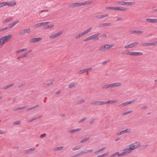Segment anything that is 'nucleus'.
Wrapping results in <instances>:
<instances>
[{"instance_id":"f257e3e1","label":"nucleus","mask_w":157,"mask_h":157,"mask_svg":"<svg viewBox=\"0 0 157 157\" xmlns=\"http://www.w3.org/2000/svg\"><path fill=\"white\" fill-rule=\"evenodd\" d=\"M91 2L90 1H85L83 2L77 3H73L70 5H69L68 7L69 8H74V7H77L81 6H84L87 5L91 3Z\"/></svg>"},{"instance_id":"f03ea898","label":"nucleus","mask_w":157,"mask_h":157,"mask_svg":"<svg viewBox=\"0 0 157 157\" xmlns=\"http://www.w3.org/2000/svg\"><path fill=\"white\" fill-rule=\"evenodd\" d=\"M114 46V44H105L101 46L99 50L101 51H104L109 49Z\"/></svg>"},{"instance_id":"7ed1b4c3","label":"nucleus","mask_w":157,"mask_h":157,"mask_svg":"<svg viewBox=\"0 0 157 157\" xmlns=\"http://www.w3.org/2000/svg\"><path fill=\"white\" fill-rule=\"evenodd\" d=\"M92 29V28H90L88 29L87 30H86L83 32H82L81 33H79L78 35L75 36V38L76 39H78L81 37H82L83 36L89 32L91 31Z\"/></svg>"},{"instance_id":"20e7f679","label":"nucleus","mask_w":157,"mask_h":157,"mask_svg":"<svg viewBox=\"0 0 157 157\" xmlns=\"http://www.w3.org/2000/svg\"><path fill=\"white\" fill-rule=\"evenodd\" d=\"M123 152L121 153L122 156H124L128 155V154L130 153L132 151L130 150V148H126L123 150Z\"/></svg>"},{"instance_id":"39448f33","label":"nucleus","mask_w":157,"mask_h":157,"mask_svg":"<svg viewBox=\"0 0 157 157\" xmlns=\"http://www.w3.org/2000/svg\"><path fill=\"white\" fill-rule=\"evenodd\" d=\"M16 4L15 3L14 4H13L11 2H3L0 3V7H2L4 6L7 5L8 6H14Z\"/></svg>"},{"instance_id":"423d86ee","label":"nucleus","mask_w":157,"mask_h":157,"mask_svg":"<svg viewBox=\"0 0 157 157\" xmlns=\"http://www.w3.org/2000/svg\"><path fill=\"white\" fill-rule=\"evenodd\" d=\"M12 34H9L5 36L2 37L4 40V41L6 43L9 41L12 37Z\"/></svg>"},{"instance_id":"0eeeda50","label":"nucleus","mask_w":157,"mask_h":157,"mask_svg":"<svg viewBox=\"0 0 157 157\" xmlns=\"http://www.w3.org/2000/svg\"><path fill=\"white\" fill-rule=\"evenodd\" d=\"M90 104L93 105H98L105 104V101H95L91 102Z\"/></svg>"},{"instance_id":"6e6552de","label":"nucleus","mask_w":157,"mask_h":157,"mask_svg":"<svg viewBox=\"0 0 157 157\" xmlns=\"http://www.w3.org/2000/svg\"><path fill=\"white\" fill-rule=\"evenodd\" d=\"M136 100H132L131 101H127L125 102L121 103V104L119 105H118V106L120 107H124L125 106H126L128 104L134 103V101Z\"/></svg>"},{"instance_id":"1a4fd4ad","label":"nucleus","mask_w":157,"mask_h":157,"mask_svg":"<svg viewBox=\"0 0 157 157\" xmlns=\"http://www.w3.org/2000/svg\"><path fill=\"white\" fill-rule=\"evenodd\" d=\"M114 10L120 11H126L128 10V9L127 8H125L121 6H114Z\"/></svg>"},{"instance_id":"9d476101","label":"nucleus","mask_w":157,"mask_h":157,"mask_svg":"<svg viewBox=\"0 0 157 157\" xmlns=\"http://www.w3.org/2000/svg\"><path fill=\"white\" fill-rule=\"evenodd\" d=\"M137 44V42H134L125 46L124 48H133Z\"/></svg>"},{"instance_id":"9b49d317","label":"nucleus","mask_w":157,"mask_h":157,"mask_svg":"<svg viewBox=\"0 0 157 157\" xmlns=\"http://www.w3.org/2000/svg\"><path fill=\"white\" fill-rule=\"evenodd\" d=\"M129 147L130 148V150L132 152L133 150L137 147V143H136L134 144H132L129 145Z\"/></svg>"},{"instance_id":"f8f14e48","label":"nucleus","mask_w":157,"mask_h":157,"mask_svg":"<svg viewBox=\"0 0 157 157\" xmlns=\"http://www.w3.org/2000/svg\"><path fill=\"white\" fill-rule=\"evenodd\" d=\"M41 37H38L32 38L30 40V43H35L37 42L40 41L42 40Z\"/></svg>"},{"instance_id":"ddd939ff","label":"nucleus","mask_w":157,"mask_h":157,"mask_svg":"<svg viewBox=\"0 0 157 157\" xmlns=\"http://www.w3.org/2000/svg\"><path fill=\"white\" fill-rule=\"evenodd\" d=\"M101 35V33H98L97 34H95L93 35L90 36L91 39H95V40H99V37L98 36Z\"/></svg>"},{"instance_id":"4468645a","label":"nucleus","mask_w":157,"mask_h":157,"mask_svg":"<svg viewBox=\"0 0 157 157\" xmlns=\"http://www.w3.org/2000/svg\"><path fill=\"white\" fill-rule=\"evenodd\" d=\"M146 21L149 23H157V19L147 18Z\"/></svg>"},{"instance_id":"2eb2a0df","label":"nucleus","mask_w":157,"mask_h":157,"mask_svg":"<svg viewBox=\"0 0 157 157\" xmlns=\"http://www.w3.org/2000/svg\"><path fill=\"white\" fill-rule=\"evenodd\" d=\"M111 87H112L119 86L122 85V83L121 82H115L111 83Z\"/></svg>"},{"instance_id":"dca6fc26","label":"nucleus","mask_w":157,"mask_h":157,"mask_svg":"<svg viewBox=\"0 0 157 157\" xmlns=\"http://www.w3.org/2000/svg\"><path fill=\"white\" fill-rule=\"evenodd\" d=\"M118 101L116 100H109L105 102V104H112L117 102Z\"/></svg>"},{"instance_id":"f3484780","label":"nucleus","mask_w":157,"mask_h":157,"mask_svg":"<svg viewBox=\"0 0 157 157\" xmlns=\"http://www.w3.org/2000/svg\"><path fill=\"white\" fill-rule=\"evenodd\" d=\"M19 22V21L18 20H17L11 24H10L8 26V28L10 29L12 28L14 25L18 23Z\"/></svg>"},{"instance_id":"a211bd4d","label":"nucleus","mask_w":157,"mask_h":157,"mask_svg":"<svg viewBox=\"0 0 157 157\" xmlns=\"http://www.w3.org/2000/svg\"><path fill=\"white\" fill-rule=\"evenodd\" d=\"M117 155L118 157L122 156L121 153H120L118 152H117L110 155L109 157H114Z\"/></svg>"},{"instance_id":"6ab92c4d","label":"nucleus","mask_w":157,"mask_h":157,"mask_svg":"<svg viewBox=\"0 0 157 157\" xmlns=\"http://www.w3.org/2000/svg\"><path fill=\"white\" fill-rule=\"evenodd\" d=\"M81 130V129L80 128H77L76 129H71L68 131V132L70 133H74L76 132H78L80 131Z\"/></svg>"},{"instance_id":"aec40b11","label":"nucleus","mask_w":157,"mask_h":157,"mask_svg":"<svg viewBox=\"0 0 157 157\" xmlns=\"http://www.w3.org/2000/svg\"><path fill=\"white\" fill-rule=\"evenodd\" d=\"M108 14H106L103 15H101L99 16H97L95 17V18L97 19H100L102 18H104L105 17H108Z\"/></svg>"},{"instance_id":"412c9836","label":"nucleus","mask_w":157,"mask_h":157,"mask_svg":"<svg viewBox=\"0 0 157 157\" xmlns=\"http://www.w3.org/2000/svg\"><path fill=\"white\" fill-rule=\"evenodd\" d=\"M36 148H32L31 149H28L26 150H25L24 151V153L25 154H27L28 153L30 152L33 151L35 150Z\"/></svg>"},{"instance_id":"4be33fe9","label":"nucleus","mask_w":157,"mask_h":157,"mask_svg":"<svg viewBox=\"0 0 157 157\" xmlns=\"http://www.w3.org/2000/svg\"><path fill=\"white\" fill-rule=\"evenodd\" d=\"M5 43L2 37L0 38V48H1L3 45Z\"/></svg>"},{"instance_id":"5701e85b","label":"nucleus","mask_w":157,"mask_h":157,"mask_svg":"<svg viewBox=\"0 0 157 157\" xmlns=\"http://www.w3.org/2000/svg\"><path fill=\"white\" fill-rule=\"evenodd\" d=\"M5 43L2 37L0 38V48H1L3 45Z\"/></svg>"},{"instance_id":"b1692460","label":"nucleus","mask_w":157,"mask_h":157,"mask_svg":"<svg viewBox=\"0 0 157 157\" xmlns=\"http://www.w3.org/2000/svg\"><path fill=\"white\" fill-rule=\"evenodd\" d=\"M12 19H13V18H12V17H10L9 18L5 19L3 21H2V23H6L8 22L11 21L12 20Z\"/></svg>"},{"instance_id":"393cba45","label":"nucleus","mask_w":157,"mask_h":157,"mask_svg":"<svg viewBox=\"0 0 157 157\" xmlns=\"http://www.w3.org/2000/svg\"><path fill=\"white\" fill-rule=\"evenodd\" d=\"M77 83L76 82H72L68 85V87L69 88H72L75 86L77 85Z\"/></svg>"},{"instance_id":"a878e982","label":"nucleus","mask_w":157,"mask_h":157,"mask_svg":"<svg viewBox=\"0 0 157 157\" xmlns=\"http://www.w3.org/2000/svg\"><path fill=\"white\" fill-rule=\"evenodd\" d=\"M109 88H111V84L105 85L102 86L103 89H107Z\"/></svg>"},{"instance_id":"bb28decb","label":"nucleus","mask_w":157,"mask_h":157,"mask_svg":"<svg viewBox=\"0 0 157 157\" xmlns=\"http://www.w3.org/2000/svg\"><path fill=\"white\" fill-rule=\"evenodd\" d=\"M63 33V31H59V32H58L57 33H56L54 34L55 35L56 37H56H57L61 36L62 34Z\"/></svg>"},{"instance_id":"cd10ccee","label":"nucleus","mask_w":157,"mask_h":157,"mask_svg":"<svg viewBox=\"0 0 157 157\" xmlns=\"http://www.w3.org/2000/svg\"><path fill=\"white\" fill-rule=\"evenodd\" d=\"M90 139V138L89 137H86L84 138V139L82 140L80 142L81 143H83L87 141V140Z\"/></svg>"},{"instance_id":"c85d7f7f","label":"nucleus","mask_w":157,"mask_h":157,"mask_svg":"<svg viewBox=\"0 0 157 157\" xmlns=\"http://www.w3.org/2000/svg\"><path fill=\"white\" fill-rule=\"evenodd\" d=\"M111 25L110 23H103L101 24V25H99V27H101L102 26L104 27L105 26H107L109 25Z\"/></svg>"},{"instance_id":"c756f323","label":"nucleus","mask_w":157,"mask_h":157,"mask_svg":"<svg viewBox=\"0 0 157 157\" xmlns=\"http://www.w3.org/2000/svg\"><path fill=\"white\" fill-rule=\"evenodd\" d=\"M63 146L57 147L54 148V151H58L59 150H60L63 149Z\"/></svg>"},{"instance_id":"7c9ffc66","label":"nucleus","mask_w":157,"mask_h":157,"mask_svg":"<svg viewBox=\"0 0 157 157\" xmlns=\"http://www.w3.org/2000/svg\"><path fill=\"white\" fill-rule=\"evenodd\" d=\"M27 49L26 48H23L22 49H20L19 50H18L16 52V54H18L19 53H20L21 52H23L26 51Z\"/></svg>"},{"instance_id":"2f4dec72","label":"nucleus","mask_w":157,"mask_h":157,"mask_svg":"<svg viewBox=\"0 0 157 157\" xmlns=\"http://www.w3.org/2000/svg\"><path fill=\"white\" fill-rule=\"evenodd\" d=\"M54 26V25H46L44 27V29H48L52 28Z\"/></svg>"},{"instance_id":"473e14b6","label":"nucleus","mask_w":157,"mask_h":157,"mask_svg":"<svg viewBox=\"0 0 157 157\" xmlns=\"http://www.w3.org/2000/svg\"><path fill=\"white\" fill-rule=\"evenodd\" d=\"M42 25H43V24H42V23H39L35 24L34 25V27L35 28H38V27H39L40 26H42Z\"/></svg>"},{"instance_id":"72a5a7b5","label":"nucleus","mask_w":157,"mask_h":157,"mask_svg":"<svg viewBox=\"0 0 157 157\" xmlns=\"http://www.w3.org/2000/svg\"><path fill=\"white\" fill-rule=\"evenodd\" d=\"M82 147H81V146H77L75 147H73L72 148V150L73 151H74L78 150H79V149H81Z\"/></svg>"},{"instance_id":"f704fd0d","label":"nucleus","mask_w":157,"mask_h":157,"mask_svg":"<svg viewBox=\"0 0 157 157\" xmlns=\"http://www.w3.org/2000/svg\"><path fill=\"white\" fill-rule=\"evenodd\" d=\"M14 84H12L9 85H7V86H6L4 87L3 88V89H4V90H6L10 87L12 86H14Z\"/></svg>"},{"instance_id":"c9c22d12","label":"nucleus","mask_w":157,"mask_h":157,"mask_svg":"<svg viewBox=\"0 0 157 157\" xmlns=\"http://www.w3.org/2000/svg\"><path fill=\"white\" fill-rule=\"evenodd\" d=\"M25 33V29H23L20 31L18 32V34L19 35H23Z\"/></svg>"},{"instance_id":"e433bc0d","label":"nucleus","mask_w":157,"mask_h":157,"mask_svg":"<svg viewBox=\"0 0 157 157\" xmlns=\"http://www.w3.org/2000/svg\"><path fill=\"white\" fill-rule=\"evenodd\" d=\"M117 3V4L120 5H124L125 4V2L124 1H118Z\"/></svg>"},{"instance_id":"4c0bfd02","label":"nucleus","mask_w":157,"mask_h":157,"mask_svg":"<svg viewBox=\"0 0 157 157\" xmlns=\"http://www.w3.org/2000/svg\"><path fill=\"white\" fill-rule=\"evenodd\" d=\"M132 112V111H131V110L129 111H127V112H125V113H122V116L128 114L129 113H131Z\"/></svg>"},{"instance_id":"58836bf2","label":"nucleus","mask_w":157,"mask_h":157,"mask_svg":"<svg viewBox=\"0 0 157 157\" xmlns=\"http://www.w3.org/2000/svg\"><path fill=\"white\" fill-rule=\"evenodd\" d=\"M148 145H142V146L140 147L139 148V149L140 150H141L142 149L146 147H147Z\"/></svg>"},{"instance_id":"ea45409f","label":"nucleus","mask_w":157,"mask_h":157,"mask_svg":"<svg viewBox=\"0 0 157 157\" xmlns=\"http://www.w3.org/2000/svg\"><path fill=\"white\" fill-rule=\"evenodd\" d=\"M150 43H144L141 44L142 46H150Z\"/></svg>"},{"instance_id":"a19ab883","label":"nucleus","mask_w":157,"mask_h":157,"mask_svg":"<svg viewBox=\"0 0 157 157\" xmlns=\"http://www.w3.org/2000/svg\"><path fill=\"white\" fill-rule=\"evenodd\" d=\"M130 55L131 56H137V52H130Z\"/></svg>"},{"instance_id":"79ce46f5","label":"nucleus","mask_w":157,"mask_h":157,"mask_svg":"<svg viewBox=\"0 0 157 157\" xmlns=\"http://www.w3.org/2000/svg\"><path fill=\"white\" fill-rule=\"evenodd\" d=\"M92 40L91 39V37L90 36L85 39L83 41L85 42H86V41L90 40Z\"/></svg>"},{"instance_id":"37998d69","label":"nucleus","mask_w":157,"mask_h":157,"mask_svg":"<svg viewBox=\"0 0 157 157\" xmlns=\"http://www.w3.org/2000/svg\"><path fill=\"white\" fill-rule=\"evenodd\" d=\"M85 72V71L84 69L81 70L78 72V73L79 74H81Z\"/></svg>"},{"instance_id":"c03bdc74","label":"nucleus","mask_w":157,"mask_h":157,"mask_svg":"<svg viewBox=\"0 0 157 157\" xmlns=\"http://www.w3.org/2000/svg\"><path fill=\"white\" fill-rule=\"evenodd\" d=\"M21 122V121H15L13 123V125H18L20 124Z\"/></svg>"},{"instance_id":"a18cd8bd","label":"nucleus","mask_w":157,"mask_h":157,"mask_svg":"<svg viewBox=\"0 0 157 157\" xmlns=\"http://www.w3.org/2000/svg\"><path fill=\"white\" fill-rule=\"evenodd\" d=\"M85 72H87L89 71H90L92 70V67H89L88 68L84 69Z\"/></svg>"},{"instance_id":"49530a36","label":"nucleus","mask_w":157,"mask_h":157,"mask_svg":"<svg viewBox=\"0 0 157 157\" xmlns=\"http://www.w3.org/2000/svg\"><path fill=\"white\" fill-rule=\"evenodd\" d=\"M25 30L26 33H27L28 34L30 33V29L29 28L26 29H25Z\"/></svg>"},{"instance_id":"de8ad7c7","label":"nucleus","mask_w":157,"mask_h":157,"mask_svg":"<svg viewBox=\"0 0 157 157\" xmlns=\"http://www.w3.org/2000/svg\"><path fill=\"white\" fill-rule=\"evenodd\" d=\"M105 9H108V10H114V6H113V7L107 6V7H105Z\"/></svg>"},{"instance_id":"09e8293b","label":"nucleus","mask_w":157,"mask_h":157,"mask_svg":"<svg viewBox=\"0 0 157 157\" xmlns=\"http://www.w3.org/2000/svg\"><path fill=\"white\" fill-rule=\"evenodd\" d=\"M124 133L129 132L131 131V129L130 128H128L126 129V130H124Z\"/></svg>"},{"instance_id":"8fccbe9b","label":"nucleus","mask_w":157,"mask_h":157,"mask_svg":"<svg viewBox=\"0 0 157 157\" xmlns=\"http://www.w3.org/2000/svg\"><path fill=\"white\" fill-rule=\"evenodd\" d=\"M129 33H130L132 34V33H137V31L136 30H130L129 31Z\"/></svg>"},{"instance_id":"3c124183","label":"nucleus","mask_w":157,"mask_h":157,"mask_svg":"<svg viewBox=\"0 0 157 157\" xmlns=\"http://www.w3.org/2000/svg\"><path fill=\"white\" fill-rule=\"evenodd\" d=\"M124 130H122L120 132H118L117 133V135H120L122 134H124Z\"/></svg>"},{"instance_id":"603ef678","label":"nucleus","mask_w":157,"mask_h":157,"mask_svg":"<svg viewBox=\"0 0 157 157\" xmlns=\"http://www.w3.org/2000/svg\"><path fill=\"white\" fill-rule=\"evenodd\" d=\"M85 101L83 100H81L77 102V104H82Z\"/></svg>"},{"instance_id":"864d4df0","label":"nucleus","mask_w":157,"mask_h":157,"mask_svg":"<svg viewBox=\"0 0 157 157\" xmlns=\"http://www.w3.org/2000/svg\"><path fill=\"white\" fill-rule=\"evenodd\" d=\"M49 37L51 39H53L56 38L54 34H52V35H50L49 36Z\"/></svg>"},{"instance_id":"5fc2aeb1","label":"nucleus","mask_w":157,"mask_h":157,"mask_svg":"<svg viewBox=\"0 0 157 157\" xmlns=\"http://www.w3.org/2000/svg\"><path fill=\"white\" fill-rule=\"evenodd\" d=\"M25 83H21L19 85L18 87L19 88L23 87L25 86Z\"/></svg>"},{"instance_id":"6e6d98bb","label":"nucleus","mask_w":157,"mask_h":157,"mask_svg":"<svg viewBox=\"0 0 157 157\" xmlns=\"http://www.w3.org/2000/svg\"><path fill=\"white\" fill-rule=\"evenodd\" d=\"M156 44H157V41L155 42H153L152 43H150V46H153V45H155Z\"/></svg>"},{"instance_id":"4d7b16f0","label":"nucleus","mask_w":157,"mask_h":157,"mask_svg":"<svg viewBox=\"0 0 157 157\" xmlns=\"http://www.w3.org/2000/svg\"><path fill=\"white\" fill-rule=\"evenodd\" d=\"M47 136V135L45 133H44L42 135H41L40 136V138H43L44 137H45Z\"/></svg>"},{"instance_id":"13d9d810","label":"nucleus","mask_w":157,"mask_h":157,"mask_svg":"<svg viewBox=\"0 0 157 157\" xmlns=\"http://www.w3.org/2000/svg\"><path fill=\"white\" fill-rule=\"evenodd\" d=\"M86 119V118H84L80 120L79 121V123H81V122H83V121H84Z\"/></svg>"},{"instance_id":"bf43d9fd","label":"nucleus","mask_w":157,"mask_h":157,"mask_svg":"<svg viewBox=\"0 0 157 157\" xmlns=\"http://www.w3.org/2000/svg\"><path fill=\"white\" fill-rule=\"evenodd\" d=\"M42 117V115H40L38 117H35L33 118L34 120H36L37 119L40 118Z\"/></svg>"},{"instance_id":"052dcab7","label":"nucleus","mask_w":157,"mask_h":157,"mask_svg":"<svg viewBox=\"0 0 157 157\" xmlns=\"http://www.w3.org/2000/svg\"><path fill=\"white\" fill-rule=\"evenodd\" d=\"M135 3L134 2H128L129 5H133Z\"/></svg>"},{"instance_id":"680f3d73","label":"nucleus","mask_w":157,"mask_h":157,"mask_svg":"<svg viewBox=\"0 0 157 157\" xmlns=\"http://www.w3.org/2000/svg\"><path fill=\"white\" fill-rule=\"evenodd\" d=\"M106 147H102L101 149H99V151H100V152L102 151H103L104 150H105L106 149Z\"/></svg>"},{"instance_id":"e2e57ef3","label":"nucleus","mask_w":157,"mask_h":157,"mask_svg":"<svg viewBox=\"0 0 157 157\" xmlns=\"http://www.w3.org/2000/svg\"><path fill=\"white\" fill-rule=\"evenodd\" d=\"M49 23V21H47V22H42V24H43V25H45Z\"/></svg>"},{"instance_id":"0e129e2a","label":"nucleus","mask_w":157,"mask_h":157,"mask_svg":"<svg viewBox=\"0 0 157 157\" xmlns=\"http://www.w3.org/2000/svg\"><path fill=\"white\" fill-rule=\"evenodd\" d=\"M34 109L33 108V106L31 107V108H29L28 109H27V110H26V111H29L30 110H32V109Z\"/></svg>"},{"instance_id":"69168bd1","label":"nucleus","mask_w":157,"mask_h":157,"mask_svg":"<svg viewBox=\"0 0 157 157\" xmlns=\"http://www.w3.org/2000/svg\"><path fill=\"white\" fill-rule=\"evenodd\" d=\"M27 54H28L27 53H25L24 55L22 56V58H23L24 57H27Z\"/></svg>"},{"instance_id":"338daca9","label":"nucleus","mask_w":157,"mask_h":157,"mask_svg":"<svg viewBox=\"0 0 157 157\" xmlns=\"http://www.w3.org/2000/svg\"><path fill=\"white\" fill-rule=\"evenodd\" d=\"M33 121H34L33 118H31L30 119H29V120H28V122H32Z\"/></svg>"},{"instance_id":"774afa93","label":"nucleus","mask_w":157,"mask_h":157,"mask_svg":"<svg viewBox=\"0 0 157 157\" xmlns=\"http://www.w3.org/2000/svg\"><path fill=\"white\" fill-rule=\"evenodd\" d=\"M85 152H84V151H81L79 153V154H80V155H82L83 154H85Z\"/></svg>"}]
</instances>
